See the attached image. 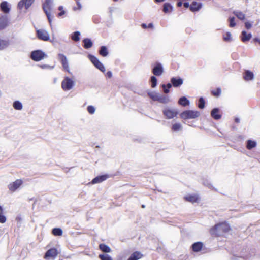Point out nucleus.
I'll use <instances>...</instances> for the list:
<instances>
[{"mask_svg":"<svg viewBox=\"0 0 260 260\" xmlns=\"http://www.w3.org/2000/svg\"><path fill=\"white\" fill-rule=\"evenodd\" d=\"M231 231L230 225L226 222H223L216 224L210 229V232L214 236H221L229 233Z\"/></svg>","mask_w":260,"mask_h":260,"instance_id":"nucleus-1","label":"nucleus"},{"mask_svg":"<svg viewBox=\"0 0 260 260\" xmlns=\"http://www.w3.org/2000/svg\"><path fill=\"white\" fill-rule=\"evenodd\" d=\"M75 84V81L72 79L66 76L61 82V88L65 91H69L73 88Z\"/></svg>","mask_w":260,"mask_h":260,"instance_id":"nucleus-2","label":"nucleus"},{"mask_svg":"<svg viewBox=\"0 0 260 260\" xmlns=\"http://www.w3.org/2000/svg\"><path fill=\"white\" fill-rule=\"evenodd\" d=\"M47 57V55L41 50H36L31 52L30 58L35 61H39Z\"/></svg>","mask_w":260,"mask_h":260,"instance_id":"nucleus-3","label":"nucleus"},{"mask_svg":"<svg viewBox=\"0 0 260 260\" xmlns=\"http://www.w3.org/2000/svg\"><path fill=\"white\" fill-rule=\"evenodd\" d=\"M200 112L194 110H186L180 114V117L183 119H194L200 116Z\"/></svg>","mask_w":260,"mask_h":260,"instance_id":"nucleus-4","label":"nucleus"},{"mask_svg":"<svg viewBox=\"0 0 260 260\" xmlns=\"http://www.w3.org/2000/svg\"><path fill=\"white\" fill-rule=\"evenodd\" d=\"M162 113L167 119H170L176 117L178 112L176 109L166 107L163 110Z\"/></svg>","mask_w":260,"mask_h":260,"instance_id":"nucleus-5","label":"nucleus"},{"mask_svg":"<svg viewBox=\"0 0 260 260\" xmlns=\"http://www.w3.org/2000/svg\"><path fill=\"white\" fill-rule=\"evenodd\" d=\"M88 58L92 62V63L102 72L104 73L106 71V69L104 65L100 61L99 59L94 56V55L89 54L88 55Z\"/></svg>","mask_w":260,"mask_h":260,"instance_id":"nucleus-6","label":"nucleus"},{"mask_svg":"<svg viewBox=\"0 0 260 260\" xmlns=\"http://www.w3.org/2000/svg\"><path fill=\"white\" fill-rule=\"evenodd\" d=\"M37 37L40 40L44 41H48L50 40V34L46 29H38L37 30Z\"/></svg>","mask_w":260,"mask_h":260,"instance_id":"nucleus-7","label":"nucleus"},{"mask_svg":"<svg viewBox=\"0 0 260 260\" xmlns=\"http://www.w3.org/2000/svg\"><path fill=\"white\" fill-rule=\"evenodd\" d=\"M58 56L63 69L68 73H71L68 60L66 56L63 54L59 53Z\"/></svg>","mask_w":260,"mask_h":260,"instance_id":"nucleus-8","label":"nucleus"},{"mask_svg":"<svg viewBox=\"0 0 260 260\" xmlns=\"http://www.w3.org/2000/svg\"><path fill=\"white\" fill-rule=\"evenodd\" d=\"M22 183L21 179H17L8 185V188L11 191L14 192L20 187Z\"/></svg>","mask_w":260,"mask_h":260,"instance_id":"nucleus-9","label":"nucleus"},{"mask_svg":"<svg viewBox=\"0 0 260 260\" xmlns=\"http://www.w3.org/2000/svg\"><path fill=\"white\" fill-rule=\"evenodd\" d=\"M35 0H21L18 4V8L21 10L24 6L26 9H28L34 3Z\"/></svg>","mask_w":260,"mask_h":260,"instance_id":"nucleus-10","label":"nucleus"},{"mask_svg":"<svg viewBox=\"0 0 260 260\" xmlns=\"http://www.w3.org/2000/svg\"><path fill=\"white\" fill-rule=\"evenodd\" d=\"M152 73L155 76H161L164 73L162 65L160 63H156L152 70Z\"/></svg>","mask_w":260,"mask_h":260,"instance_id":"nucleus-11","label":"nucleus"},{"mask_svg":"<svg viewBox=\"0 0 260 260\" xmlns=\"http://www.w3.org/2000/svg\"><path fill=\"white\" fill-rule=\"evenodd\" d=\"M53 5V0H45L42 6L44 12L51 11Z\"/></svg>","mask_w":260,"mask_h":260,"instance_id":"nucleus-12","label":"nucleus"},{"mask_svg":"<svg viewBox=\"0 0 260 260\" xmlns=\"http://www.w3.org/2000/svg\"><path fill=\"white\" fill-rule=\"evenodd\" d=\"M108 178H109V175H107V174L98 176L95 177L94 179H93L91 183L92 184L100 183H101L103 181L106 180Z\"/></svg>","mask_w":260,"mask_h":260,"instance_id":"nucleus-13","label":"nucleus"},{"mask_svg":"<svg viewBox=\"0 0 260 260\" xmlns=\"http://www.w3.org/2000/svg\"><path fill=\"white\" fill-rule=\"evenodd\" d=\"M184 199L188 202L191 203H194L197 202L199 200L200 198L198 194H187L184 197Z\"/></svg>","mask_w":260,"mask_h":260,"instance_id":"nucleus-14","label":"nucleus"},{"mask_svg":"<svg viewBox=\"0 0 260 260\" xmlns=\"http://www.w3.org/2000/svg\"><path fill=\"white\" fill-rule=\"evenodd\" d=\"M58 254L57 250L56 248H51L49 249L46 252L44 258L47 259L49 257H55Z\"/></svg>","mask_w":260,"mask_h":260,"instance_id":"nucleus-15","label":"nucleus"},{"mask_svg":"<svg viewBox=\"0 0 260 260\" xmlns=\"http://www.w3.org/2000/svg\"><path fill=\"white\" fill-rule=\"evenodd\" d=\"M220 109L215 108L211 112V116L215 120H219L221 118V114L220 113Z\"/></svg>","mask_w":260,"mask_h":260,"instance_id":"nucleus-16","label":"nucleus"},{"mask_svg":"<svg viewBox=\"0 0 260 260\" xmlns=\"http://www.w3.org/2000/svg\"><path fill=\"white\" fill-rule=\"evenodd\" d=\"M171 81L173 86L175 87L181 86L183 83V79L181 78H176L175 77H173L171 78Z\"/></svg>","mask_w":260,"mask_h":260,"instance_id":"nucleus-17","label":"nucleus"},{"mask_svg":"<svg viewBox=\"0 0 260 260\" xmlns=\"http://www.w3.org/2000/svg\"><path fill=\"white\" fill-rule=\"evenodd\" d=\"M202 7V4L197 2H193L190 6V10L192 12L198 11Z\"/></svg>","mask_w":260,"mask_h":260,"instance_id":"nucleus-18","label":"nucleus"},{"mask_svg":"<svg viewBox=\"0 0 260 260\" xmlns=\"http://www.w3.org/2000/svg\"><path fill=\"white\" fill-rule=\"evenodd\" d=\"M1 10L5 13H8L10 12V8L7 1H3L0 4Z\"/></svg>","mask_w":260,"mask_h":260,"instance_id":"nucleus-19","label":"nucleus"},{"mask_svg":"<svg viewBox=\"0 0 260 260\" xmlns=\"http://www.w3.org/2000/svg\"><path fill=\"white\" fill-rule=\"evenodd\" d=\"M254 75L253 72L249 70H246L243 76L244 79L246 81H250L253 80Z\"/></svg>","mask_w":260,"mask_h":260,"instance_id":"nucleus-20","label":"nucleus"},{"mask_svg":"<svg viewBox=\"0 0 260 260\" xmlns=\"http://www.w3.org/2000/svg\"><path fill=\"white\" fill-rule=\"evenodd\" d=\"M143 256V254L138 251L132 253L127 260H139Z\"/></svg>","mask_w":260,"mask_h":260,"instance_id":"nucleus-21","label":"nucleus"},{"mask_svg":"<svg viewBox=\"0 0 260 260\" xmlns=\"http://www.w3.org/2000/svg\"><path fill=\"white\" fill-rule=\"evenodd\" d=\"M157 101L160 103L166 104L170 102V99L168 96H165L159 94Z\"/></svg>","mask_w":260,"mask_h":260,"instance_id":"nucleus-22","label":"nucleus"},{"mask_svg":"<svg viewBox=\"0 0 260 260\" xmlns=\"http://www.w3.org/2000/svg\"><path fill=\"white\" fill-rule=\"evenodd\" d=\"M10 45V42L8 40H3L0 39V51L8 48Z\"/></svg>","mask_w":260,"mask_h":260,"instance_id":"nucleus-23","label":"nucleus"},{"mask_svg":"<svg viewBox=\"0 0 260 260\" xmlns=\"http://www.w3.org/2000/svg\"><path fill=\"white\" fill-rule=\"evenodd\" d=\"M203 247V243L200 242L194 243L192 245V248L194 252H199L201 250Z\"/></svg>","mask_w":260,"mask_h":260,"instance_id":"nucleus-24","label":"nucleus"},{"mask_svg":"<svg viewBox=\"0 0 260 260\" xmlns=\"http://www.w3.org/2000/svg\"><path fill=\"white\" fill-rule=\"evenodd\" d=\"M148 94L149 97L153 101H157L158 98L159 93H157L154 91L149 90L148 91Z\"/></svg>","mask_w":260,"mask_h":260,"instance_id":"nucleus-25","label":"nucleus"},{"mask_svg":"<svg viewBox=\"0 0 260 260\" xmlns=\"http://www.w3.org/2000/svg\"><path fill=\"white\" fill-rule=\"evenodd\" d=\"M178 103L180 105L185 107L188 105L190 102L185 96H182L179 99Z\"/></svg>","mask_w":260,"mask_h":260,"instance_id":"nucleus-26","label":"nucleus"},{"mask_svg":"<svg viewBox=\"0 0 260 260\" xmlns=\"http://www.w3.org/2000/svg\"><path fill=\"white\" fill-rule=\"evenodd\" d=\"M173 10V6L168 3H166L163 6V11L165 13H169V12L172 11Z\"/></svg>","mask_w":260,"mask_h":260,"instance_id":"nucleus-27","label":"nucleus"},{"mask_svg":"<svg viewBox=\"0 0 260 260\" xmlns=\"http://www.w3.org/2000/svg\"><path fill=\"white\" fill-rule=\"evenodd\" d=\"M99 248L103 252L106 253H110L111 251L110 247L105 244L102 243L99 245Z\"/></svg>","mask_w":260,"mask_h":260,"instance_id":"nucleus-28","label":"nucleus"},{"mask_svg":"<svg viewBox=\"0 0 260 260\" xmlns=\"http://www.w3.org/2000/svg\"><path fill=\"white\" fill-rule=\"evenodd\" d=\"M83 42L84 43V47L86 49H89L91 48L93 45V43L90 39H84L83 40Z\"/></svg>","mask_w":260,"mask_h":260,"instance_id":"nucleus-29","label":"nucleus"},{"mask_svg":"<svg viewBox=\"0 0 260 260\" xmlns=\"http://www.w3.org/2000/svg\"><path fill=\"white\" fill-rule=\"evenodd\" d=\"M256 145L257 143L256 141L251 140H248L247 141L246 148L248 150H251V149L255 147L256 146Z\"/></svg>","mask_w":260,"mask_h":260,"instance_id":"nucleus-30","label":"nucleus"},{"mask_svg":"<svg viewBox=\"0 0 260 260\" xmlns=\"http://www.w3.org/2000/svg\"><path fill=\"white\" fill-rule=\"evenodd\" d=\"M242 37L241 39L243 42H246L247 41L249 40L252 37L251 34H247L245 31H242Z\"/></svg>","mask_w":260,"mask_h":260,"instance_id":"nucleus-31","label":"nucleus"},{"mask_svg":"<svg viewBox=\"0 0 260 260\" xmlns=\"http://www.w3.org/2000/svg\"><path fill=\"white\" fill-rule=\"evenodd\" d=\"M13 108L17 110H21L22 109L23 105L19 101H15L13 104Z\"/></svg>","mask_w":260,"mask_h":260,"instance_id":"nucleus-32","label":"nucleus"},{"mask_svg":"<svg viewBox=\"0 0 260 260\" xmlns=\"http://www.w3.org/2000/svg\"><path fill=\"white\" fill-rule=\"evenodd\" d=\"M232 36L230 32H226L223 36V39L225 42H230L232 40Z\"/></svg>","mask_w":260,"mask_h":260,"instance_id":"nucleus-33","label":"nucleus"},{"mask_svg":"<svg viewBox=\"0 0 260 260\" xmlns=\"http://www.w3.org/2000/svg\"><path fill=\"white\" fill-rule=\"evenodd\" d=\"M8 25V21L5 18H0V30L5 28Z\"/></svg>","mask_w":260,"mask_h":260,"instance_id":"nucleus-34","label":"nucleus"},{"mask_svg":"<svg viewBox=\"0 0 260 260\" xmlns=\"http://www.w3.org/2000/svg\"><path fill=\"white\" fill-rule=\"evenodd\" d=\"M52 233L54 236H61L63 234V231L59 228H55L53 229Z\"/></svg>","mask_w":260,"mask_h":260,"instance_id":"nucleus-35","label":"nucleus"},{"mask_svg":"<svg viewBox=\"0 0 260 260\" xmlns=\"http://www.w3.org/2000/svg\"><path fill=\"white\" fill-rule=\"evenodd\" d=\"M100 54L103 57H106L108 54V51L106 46H103L101 47L99 51Z\"/></svg>","mask_w":260,"mask_h":260,"instance_id":"nucleus-36","label":"nucleus"},{"mask_svg":"<svg viewBox=\"0 0 260 260\" xmlns=\"http://www.w3.org/2000/svg\"><path fill=\"white\" fill-rule=\"evenodd\" d=\"M234 14L235 16H236L239 19L244 20L245 18V15L242 12L239 11H235L234 12Z\"/></svg>","mask_w":260,"mask_h":260,"instance_id":"nucleus-37","label":"nucleus"},{"mask_svg":"<svg viewBox=\"0 0 260 260\" xmlns=\"http://www.w3.org/2000/svg\"><path fill=\"white\" fill-rule=\"evenodd\" d=\"M182 128V125L179 123H176L173 124L172 129L173 131L178 132Z\"/></svg>","mask_w":260,"mask_h":260,"instance_id":"nucleus-38","label":"nucleus"},{"mask_svg":"<svg viewBox=\"0 0 260 260\" xmlns=\"http://www.w3.org/2000/svg\"><path fill=\"white\" fill-rule=\"evenodd\" d=\"M80 32L78 31L74 32L71 36V38L75 41H78L80 40Z\"/></svg>","mask_w":260,"mask_h":260,"instance_id":"nucleus-39","label":"nucleus"},{"mask_svg":"<svg viewBox=\"0 0 260 260\" xmlns=\"http://www.w3.org/2000/svg\"><path fill=\"white\" fill-rule=\"evenodd\" d=\"M99 257L101 260H113L111 256L107 254H100Z\"/></svg>","mask_w":260,"mask_h":260,"instance_id":"nucleus-40","label":"nucleus"},{"mask_svg":"<svg viewBox=\"0 0 260 260\" xmlns=\"http://www.w3.org/2000/svg\"><path fill=\"white\" fill-rule=\"evenodd\" d=\"M3 210L0 206V223H4L6 221V217L3 214Z\"/></svg>","mask_w":260,"mask_h":260,"instance_id":"nucleus-41","label":"nucleus"},{"mask_svg":"<svg viewBox=\"0 0 260 260\" xmlns=\"http://www.w3.org/2000/svg\"><path fill=\"white\" fill-rule=\"evenodd\" d=\"M198 107L200 109H203L205 107V102L203 97H201L199 99Z\"/></svg>","mask_w":260,"mask_h":260,"instance_id":"nucleus-42","label":"nucleus"},{"mask_svg":"<svg viewBox=\"0 0 260 260\" xmlns=\"http://www.w3.org/2000/svg\"><path fill=\"white\" fill-rule=\"evenodd\" d=\"M157 79L155 76H151V87L152 88H155L157 85Z\"/></svg>","mask_w":260,"mask_h":260,"instance_id":"nucleus-43","label":"nucleus"},{"mask_svg":"<svg viewBox=\"0 0 260 260\" xmlns=\"http://www.w3.org/2000/svg\"><path fill=\"white\" fill-rule=\"evenodd\" d=\"M87 110L90 114H93L95 112V108L92 105H89L87 107Z\"/></svg>","mask_w":260,"mask_h":260,"instance_id":"nucleus-44","label":"nucleus"},{"mask_svg":"<svg viewBox=\"0 0 260 260\" xmlns=\"http://www.w3.org/2000/svg\"><path fill=\"white\" fill-rule=\"evenodd\" d=\"M39 67L42 69H48V70H52L54 68V66H50L48 64H42L40 65Z\"/></svg>","mask_w":260,"mask_h":260,"instance_id":"nucleus-45","label":"nucleus"},{"mask_svg":"<svg viewBox=\"0 0 260 260\" xmlns=\"http://www.w3.org/2000/svg\"><path fill=\"white\" fill-rule=\"evenodd\" d=\"M51 11L44 12V13H45V14L47 16V19L48 20V21L49 22L50 25L51 26L52 18H51Z\"/></svg>","mask_w":260,"mask_h":260,"instance_id":"nucleus-46","label":"nucleus"},{"mask_svg":"<svg viewBox=\"0 0 260 260\" xmlns=\"http://www.w3.org/2000/svg\"><path fill=\"white\" fill-rule=\"evenodd\" d=\"M229 21H230V26L231 27H233L235 26L236 23L235 22V18L234 17H230L229 18Z\"/></svg>","mask_w":260,"mask_h":260,"instance_id":"nucleus-47","label":"nucleus"},{"mask_svg":"<svg viewBox=\"0 0 260 260\" xmlns=\"http://www.w3.org/2000/svg\"><path fill=\"white\" fill-rule=\"evenodd\" d=\"M142 27L144 29L147 28H151V29L154 28V25H153V23H149L148 25L145 23H143L142 24Z\"/></svg>","mask_w":260,"mask_h":260,"instance_id":"nucleus-48","label":"nucleus"},{"mask_svg":"<svg viewBox=\"0 0 260 260\" xmlns=\"http://www.w3.org/2000/svg\"><path fill=\"white\" fill-rule=\"evenodd\" d=\"M221 93V89L220 88H217L216 90L213 91L212 94L216 96H219Z\"/></svg>","mask_w":260,"mask_h":260,"instance_id":"nucleus-49","label":"nucleus"},{"mask_svg":"<svg viewBox=\"0 0 260 260\" xmlns=\"http://www.w3.org/2000/svg\"><path fill=\"white\" fill-rule=\"evenodd\" d=\"M76 3L77 5V7H74L73 8V10L74 11H76L77 10H81L82 8V6L81 3L79 1H77Z\"/></svg>","mask_w":260,"mask_h":260,"instance_id":"nucleus-50","label":"nucleus"},{"mask_svg":"<svg viewBox=\"0 0 260 260\" xmlns=\"http://www.w3.org/2000/svg\"><path fill=\"white\" fill-rule=\"evenodd\" d=\"M58 10L60 11V12L58 13L59 16H61L63 15H64L66 13L65 11L63 10V7L62 6H60L58 7Z\"/></svg>","mask_w":260,"mask_h":260,"instance_id":"nucleus-51","label":"nucleus"},{"mask_svg":"<svg viewBox=\"0 0 260 260\" xmlns=\"http://www.w3.org/2000/svg\"><path fill=\"white\" fill-rule=\"evenodd\" d=\"M162 87L163 88L164 92L165 93H168L170 91L169 89L167 88V86L165 84L162 85Z\"/></svg>","mask_w":260,"mask_h":260,"instance_id":"nucleus-52","label":"nucleus"},{"mask_svg":"<svg viewBox=\"0 0 260 260\" xmlns=\"http://www.w3.org/2000/svg\"><path fill=\"white\" fill-rule=\"evenodd\" d=\"M245 25L246 28L248 29H250L252 26V24L249 22H245Z\"/></svg>","mask_w":260,"mask_h":260,"instance_id":"nucleus-53","label":"nucleus"},{"mask_svg":"<svg viewBox=\"0 0 260 260\" xmlns=\"http://www.w3.org/2000/svg\"><path fill=\"white\" fill-rule=\"evenodd\" d=\"M107 76L109 77V78H111L112 76V73L111 71H108L107 72Z\"/></svg>","mask_w":260,"mask_h":260,"instance_id":"nucleus-54","label":"nucleus"},{"mask_svg":"<svg viewBox=\"0 0 260 260\" xmlns=\"http://www.w3.org/2000/svg\"><path fill=\"white\" fill-rule=\"evenodd\" d=\"M183 5H184V6L186 8H187L190 6H189V3L188 2H185L183 4Z\"/></svg>","mask_w":260,"mask_h":260,"instance_id":"nucleus-55","label":"nucleus"},{"mask_svg":"<svg viewBox=\"0 0 260 260\" xmlns=\"http://www.w3.org/2000/svg\"><path fill=\"white\" fill-rule=\"evenodd\" d=\"M205 185L208 186L210 189H214V187H213V186L210 183H207V184H205Z\"/></svg>","mask_w":260,"mask_h":260,"instance_id":"nucleus-56","label":"nucleus"},{"mask_svg":"<svg viewBox=\"0 0 260 260\" xmlns=\"http://www.w3.org/2000/svg\"><path fill=\"white\" fill-rule=\"evenodd\" d=\"M172 83H168L166 86H167V88H168L169 89H170V88H171L172 86Z\"/></svg>","mask_w":260,"mask_h":260,"instance_id":"nucleus-57","label":"nucleus"},{"mask_svg":"<svg viewBox=\"0 0 260 260\" xmlns=\"http://www.w3.org/2000/svg\"><path fill=\"white\" fill-rule=\"evenodd\" d=\"M235 122L239 123L240 122V119L238 117H236L235 119Z\"/></svg>","mask_w":260,"mask_h":260,"instance_id":"nucleus-58","label":"nucleus"},{"mask_svg":"<svg viewBox=\"0 0 260 260\" xmlns=\"http://www.w3.org/2000/svg\"><path fill=\"white\" fill-rule=\"evenodd\" d=\"M182 5V2H178V3H177V6H178V7H181Z\"/></svg>","mask_w":260,"mask_h":260,"instance_id":"nucleus-59","label":"nucleus"},{"mask_svg":"<svg viewBox=\"0 0 260 260\" xmlns=\"http://www.w3.org/2000/svg\"><path fill=\"white\" fill-rule=\"evenodd\" d=\"M254 40H255V41H256V42H258L260 44V38H259V39H258V38H255V39H254Z\"/></svg>","mask_w":260,"mask_h":260,"instance_id":"nucleus-60","label":"nucleus"},{"mask_svg":"<svg viewBox=\"0 0 260 260\" xmlns=\"http://www.w3.org/2000/svg\"><path fill=\"white\" fill-rule=\"evenodd\" d=\"M157 2H160V0H155Z\"/></svg>","mask_w":260,"mask_h":260,"instance_id":"nucleus-61","label":"nucleus"},{"mask_svg":"<svg viewBox=\"0 0 260 260\" xmlns=\"http://www.w3.org/2000/svg\"><path fill=\"white\" fill-rule=\"evenodd\" d=\"M114 2H117L118 1V0H113Z\"/></svg>","mask_w":260,"mask_h":260,"instance_id":"nucleus-62","label":"nucleus"},{"mask_svg":"<svg viewBox=\"0 0 260 260\" xmlns=\"http://www.w3.org/2000/svg\"><path fill=\"white\" fill-rule=\"evenodd\" d=\"M165 0H160V2H163Z\"/></svg>","mask_w":260,"mask_h":260,"instance_id":"nucleus-63","label":"nucleus"},{"mask_svg":"<svg viewBox=\"0 0 260 260\" xmlns=\"http://www.w3.org/2000/svg\"><path fill=\"white\" fill-rule=\"evenodd\" d=\"M142 207H143V208H144V207H145V206H144V205H143V206H142Z\"/></svg>","mask_w":260,"mask_h":260,"instance_id":"nucleus-64","label":"nucleus"}]
</instances>
